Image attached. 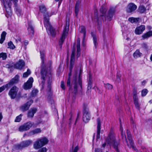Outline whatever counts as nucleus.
<instances>
[{
    "label": "nucleus",
    "mask_w": 152,
    "mask_h": 152,
    "mask_svg": "<svg viewBox=\"0 0 152 152\" xmlns=\"http://www.w3.org/2000/svg\"><path fill=\"white\" fill-rule=\"evenodd\" d=\"M75 52V50L74 49L72 50V51L69 68L70 72L69 74V78L67 80V85L69 87V90L75 94L77 91V88L79 86L81 88H82V81L80 74L78 75L77 72H76L73 75L72 83L71 84L70 83V77L71 75L72 70L74 64Z\"/></svg>",
    "instance_id": "nucleus-1"
},
{
    "label": "nucleus",
    "mask_w": 152,
    "mask_h": 152,
    "mask_svg": "<svg viewBox=\"0 0 152 152\" xmlns=\"http://www.w3.org/2000/svg\"><path fill=\"white\" fill-rule=\"evenodd\" d=\"M40 58L42 61V69L41 72V80L39 81V85L41 86V88L43 89L46 80H47L48 87L50 85L52 80L51 74V62H49V64L47 66V67L45 66L44 64L45 53L44 51H40Z\"/></svg>",
    "instance_id": "nucleus-2"
},
{
    "label": "nucleus",
    "mask_w": 152,
    "mask_h": 152,
    "mask_svg": "<svg viewBox=\"0 0 152 152\" xmlns=\"http://www.w3.org/2000/svg\"><path fill=\"white\" fill-rule=\"evenodd\" d=\"M39 10L41 12L45 13L43 15L44 23L48 34L52 36H55L56 34V31L49 22V17L51 16V15L48 12L45 13L46 11V9L44 5L42 4L40 6Z\"/></svg>",
    "instance_id": "nucleus-3"
},
{
    "label": "nucleus",
    "mask_w": 152,
    "mask_h": 152,
    "mask_svg": "<svg viewBox=\"0 0 152 152\" xmlns=\"http://www.w3.org/2000/svg\"><path fill=\"white\" fill-rule=\"evenodd\" d=\"M106 141L110 146L112 145L117 152H119L118 149L119 142L118 141H116L115 135L113 131H110Z\"/></svg>",
    "instance_id": "nucleus-4"
},
{
    "label": "nucleus",
    "mask_w": 152,
    "mask_h": 152,
    "mask_svg": "<svg viewBox=\"0 0 152 152\" xmlns=\"http://www.w3.org/2000/svg\"><path fill=\"white\" fill-rule=\"evenodd\" d=\"M120 130L121 131V134L122 137V138L123 140V142L125 143H126L127 145L129 147H132V148L136 150L135 149V147L134 145L133 142H132V137L130 132L128 130H127L126 133L127 135L128 140L129 141V143L130 144V146L129 145L127 140L126 135L125 133L123 132V129L122 127L121 126Z\"/></svg>",
    "instance_id": "nucleus-5"
},
{
    "label": "nucleus",
    "mask_w": 152,
    "mask_h": 152,
    "mask_svg": "<svg viewBox=\"0 0 152 152\" xmlns=\"http://www.w3.org/2000/svg\"><path fill=\"white\" fill-rule=\"evenodd\" d=\"M18 0H5L4 3V6L6 12L5 15L6 17L8 18L12 15V11L11 10V7L12 3H14L15 6H16Z\"/></svg>",
    "instance_id": "nucleus-6"
},
{
    "label": "nucleus",
    "mask_w": 152,
    "mask_h": 152,
    "mask_svg": "<svg viewBox=\"0 0 152 152\" xmlns=\"http://www.w3.org/2000/svg\"><path fill=\"white\" fill-rule=\"evenodd\" d=\"M83 121L85 123L88 122L90 120L91 115L90 113L89 110L88 105L87 104H84L83 107Z\"/></svg>",
    "instance_id": "nucleus-7"
},
{
    "label": "nucleus",
    "mask_w": 152,
    "mask_h": 152,
    "mask_svg": "<svg viewBox=\"0 0 152 152\" xmlns=\"http://www.w3.org/2000/svg\"><path fill=\"white\" fill-rule=\"evenodd\" d=\"M48 142V140L45 137L38 139L34 143V148L35 149H38L46 144Z\"/></svg>",
    "instance_id": "nucleus-8"
},
{
    "label": "nucleus",
    "mask_w": 152,
    "mask_h": 152,
    "mask_svg": "<svg viewBox=\"0 0 152 152\" xmlns=\"http://www.w3.org/2000/svg\"><path fill=\"white\" fill-rule=\"evenodd\" d=\"M34 123L30 121L20 126L18 129L20 132H23L31 128Z\"/></svg>",
    "instance_id": "nucleus-9"
},
{
    "label": "nucleus",
    "mask_w": 152,
    "mask_h": 152,
    "mask_svg": "<svg viewBox=\"0 0 152 152\" xmlns=\"http://www.w3.org/2000/svg\"><path fill=\"white\" fill-rule=\"evenodd\" d=\"M19 88L15 86L12 87L9 91L8 95L11 99H15L17 95Z\"/></svg>",
    "instance_id": "nucleus-10"
},
{
    "label": "nucleus",
    "mask_w": 152,
    "mask_h": 152,
    "mask_svg": "<svg viewBox=\"0 0 152 152\" xmlns=\"http://www.w3.org/2000/svg\"><path fill=\"white\" fill-rule=\"evenodd\" d=\"M32 141L31 140H28L22 142L20 144L17 145L16 148L17 149H20L23 148L27 147L31 144Z\"/></svg>",
    "instance_id": "nucleus-11"
},
{
    "label": "nucleus",
    "mask_w": 152,
    "mask_h": 152,
    "mask_svg": "<svg viewBox=\"0 0 152 152\" xmlns=\"http://www.w3.org/2000/svg\"><path fill=\"white\" fill-rule=\"evenodd\" d=\"M137 7L134 4L130 3L128 5L126 11L128 13H132L137 9Z\"/></svg>",
    "instance_id": "nucleus-12"
},
{
    "label": "nucleus",
    "mask_w": 152,
    "mask_h": 152,
    "mask_svg": "<svg viewBox=\"0 0 152 152\" xmlns=\"http://www.w3.org/2000/svg\"><path fill=\"white\" fill-rule=\"evenodd\" d=\"M34 81L33 77H30L27 81L24 83L23 85V88L25 90H28L31 88L32 87V83Z\"/></svg>",
    "instance_id": "nucleus-13"
},
{
    "label": "nucleus",
    "mask_w": 152,
    "mask_h": 152,
    "mask_svg": "<svg viewBox=\"0 0 152 152\" xmlns=\"http://www.w3.org/2000/svg\"><path fill=\"white\" fill-rule=\"evenodd\" d=\"M68 31V29H67L66 27H65L63 30L61 37L59 41V44L61 47L62 43L64 42L66 37L67 35Z\"/></svg>",
    "instance_id": "nucleus-14"
},
{
    "label": "nucleus",
    "mask_w": 152,
    "mask_h": 152,
    "mask_svg": "<svg viewBox=\"0 0 152 152\" xmlns=\"http://www.w3.org/2000/svg\"><path fill=\"white\" fill-rule=\"evenodd\" d=\"M33 101L30 100L21 107V110L23 112L26 111L29 108L31 105L33 103Z\"/></svg>",
    "instance_id": "nucleus-15"
},
{
    "label": "nucleus",
    "mask_w": 152,
    "mask_h": 152,
    "mask_svg": "<svg viewBox=\"0 0 152 152\" xmlns=\"http://www.w3.org/2000/svg\"><path fill=\"white\" fill-rule=\"evenodd\" d=\"M145 29V26L141 25L136 28L134 31L135 33L136 34L140 35L142 33Z\"/></svg>",
    "instance_id": "nucleus-16"
},
{
    "label": "nucleus",
    "mask_w": 152,
    "mask_h": 152,
    "mask_svg": "<svg viewBox=\"0 0 152 152\" xmlns=\"http://www.w3.org/2000/svg\"><path fill=\"white\" fill-rule=\"evenodd\" d=\"M97 135H96V139L97 140L100 138V133L101 130V122L100 119L99 118H98L97 119Z\"/></svg>",
    "instance_id": "nucleus-17"
},
{
    "label": "nucleus",
    "mask_w": 152,
    "mask_h": 152,
    "mask_svg": "<svg viewBox=\"0 0 152 152\" xmlns=\"http://www.w3.org/2000/svg\"><path fill=\"white\" fill-rule=\"evenodd\" d=\"M19 77L18 75H16L8 83L9 87H10L14 84L17 83L19 81Z\"/></svg>",
    "instance_id": "nucleus-18"
},
{
    "label": "nucleus",
    "mask_w": 152,
    "mask_h": 152,
    "mask_svg": "<svg viewBox=\"0 0 152 152\" xmlns=\"http://www.w3.org/2000/svg\"><path fill=\"white\" fill-rule=\"evenodd\" d=\"M25 66V63L22 60H20L14 65L15 67L17 69H21Z\"/></svg>",
    "instance_id": "nucleus-19"
},
{
    "label": "nucleus",
    "mask_w": 152,
    "mask_h": 152,
    "mask_svg": "<svg viewBox=\"0 0 152 152\" xmlns=\"http://www.w3.org/2000/svg\"><path fill=\"white\" fill-rule=\"evenodd\" d=\"M80 1H77L76 2L75 7V16L77 18V16L80 7Z\"/></svg>",
    "instance_id": "nucleus-20"
},
{
    "label": "nucleus",
    "mask_w": 152,
    "mask_h": 152,
    "mask_svg": "<svg viewBox=\"0 0 152 152\" xmlns=\"http://www.w3.org/2000/svg\"><path fill=\"white\" fill-rule=\"evenodd\" d=\"M37 110V109L36 108H31L28 112V117L29 118H32Z\"/></svg>",
    "instance_id": "nucleus-21"
},
{
    "label": "nucleus",
    "mask_w": 152,
    "mask_h": 152,
    "mask_svg": "<svg viewBox=\"0 0 152 152\" xmlns=\"http://www.w3.org/2000/svg\"><path fill=\"white\" fill-rule=\"evenodd\" d=\"M41 129L40 128H37L31 131L28 133V136H32L34 135L40 133L41 132Z\"/></svg>",
    "instance_id": "nucleus-22"
},
{
    "label": "nucleus",
    "mask_w": 152,
    "mask_h": 152,
    "mask_svg": "<svg viewBox=\"0 0 152 152\" xmlns=\"http://www.w3.org/2000/svg\"><path fill=\"white\" fill-rule=\"evenodd\" d=\"M80 39L79 38H78L77 41V57L78 58L80 56Z\"/></svg>",
    "instance_id": "nucleus-23"
},
{
    "label": "nucleus",
    "mask_w": 152,
    "mask_h": 152,
    "mask_svg": "<svg viewBox=\"0 0 152 152\" xmlns=\"http://www.w3.org/2000/svg\"><path fill=\"white\" fill-rule=\"evenodd\" d=\"M152 36V31H150L145 33L143 34L142 35V37L143 39H145L148 38L149 37Z\"/></svg>",
    "instance_id": "nucleus-24"
},
{
    "label": "nucleus",
    "mask_w": 152,
    "mask_h": 152,
    "mask_svg": "<svg viewBox=\"0 0 152 152\" xmlns=\"http://www.w3.org/2000/svg\"><path fill=\"white\" fill-rule=\"evenodd\" d=\"M106 11L107 9L103 6H102L101 7L100 10V12L102 14L101 15V16H103L105 19H106V18L105 15Z\"/></svg>",
    "instance_id": "nucleus-25"
},
{
    "label": "nucleus",
    "mask_w": 152,
    "mask_h": 152,
    "mask_svg": "<svg viewBox=\"0 0 152 152\" xmlns=\"http://www.w3.org/2000/svg\"><path fill=\"white\" fill-rule=\"evenodd\" d=\"M28 34L31 36L33 35L34 33V29L32 25H29L28 28Z\"/></svg>",
    "instance_id": "nucleus-26"
},
{
    "label": "nucleus",
    "mask_w": 152,
    "mask_h": 152,
    "mask_svg": "<svg viewBox=\"0 0 152 152\" xmlns=\"http://www.w3.org/2000/svg\"><path fill=\"white\" fill-rule=\"evenodd\" d=\"M142 55V53L140 52V50H137L134 53L133 56L134 58H137L141 56Z\"/></svg>",
    "instance_id": "nucleus-27"
},
{
    "label": "nucleus",
    "mask_w": 152,
    "mask_h": 152,
    "mask_svg": "<svg viewBox=\"0 0 152 152\" xmlns=\"http://www.w3.org/2000/svg\"><path fill=\"white\" fill-rule=\"evenodd\" d=\"M138 12L140 13H144L146 11L145 7L142 5H140L138 9Z\"/></svg>",
    "instance_id": "nucleus-28"
},
{
    "label": "nucleus",
    "mask_w": 152,
    "mask_h": 152,
    "mask_svg": "<svg viewBox=\"0 0 152 152\" xmlns=\"http://www.w3.org/2000/svg\"><path fill=\"white\" fill-rule=\"evenodd\" d=\"M6 34V33L5 31H4L2 32L1 36L0 43L2 44L3 43L5 39Z\"/></svg>",
    "instance_id": "nucleus-29"
},
{
    "label": "nucleus",
    "mask_w": 152,
    "mask_h": 152,
    "mask_svg": "<svg viewBox=\"0 0 152 152\" xmlns=\"http://www.w3.org/2000/svg\"><path fill=\"white\" fill-rule=\"evenodd\" d=\"M139 18H134V17H130L129 18L128 20L132 23H137L139 20Z\"/></svg>",
    "instance_id": "nucleus-30"
},
{
    "label": "nucleus",
    "mask_w": 152,
    "mask_h": 152,
    "mask_svg": "<svg viewBox=\"0 0 152 152\" xmlns=\"http://www.w3.org/2000/svg\"><path fill=\"white\" fill-rule=\"evenodd\" d=\"M89 80L88 82V89L89 90L91 88L92 84V79L91 76L90 74L89 75Z\"/></svg>",
    "instance_id": "nucleus-31"
},
{
    "label": "nucleus",
    "mask_w": 152,
    "mask_h": 152,
    "mask_svg": "<svg viewBox=\"0 0 152 152\" xmlns=\"http://www.w3.org/2000/svg\"><path fill=\"white\" fill-rule=\"evenodd\" d=\"M80 32L83 34V38L84 39L86 35V30L85 27L83 26L80 27Z\"/></svg>",
    "instance_id": "nucleus-32"
},
{
    "label": "nucleus",
    "mask_w": 152,
    "mask_h": 152,
    "mask_svg": "<svg viewBox=\"0 0 152 152\" xmlns=\"http://www.w3.org/2000/svg\"><path fill=\"white\" fill-rule=\"evenodd\" d=\"M8 48L12 49H14L15 48V46L14 45L12 42L10 41L8 43Z\"/></svg>",
    "instance_id": "nucleus-33"
},
{
    "label": "nucleus",
    "mask_w": 152,
    "mask_h": 152,
    "mask_svg": "<svg viewBox=\"0 0 152 152\" xmlns=\"http://www.w3.org/2000/svg\"><path fill=\"white\" fill-rule=\"evenodd\" d=\"M92 36L93 37V42L94 45V47L95 48H96V45L98 44L97 42V39L96 36L92 35Z\"/></svg>",
    "instance_id": "nucleus-34"
},
{
    "label": "nucleus",
    "mask_w": 152,
    "mask_h": 152,
    "mask_svg": "<svg viewBox=\"0 0 152 152\" xmlns=\"http://www.w3.org/2000/svg\"><path fill=\"white\" fill-rule=\"evenodd\" d=\"M31 71L29 69H28L27 72L23 73V77L25 78L27 77L31 74Z\"/></svg>",
    "instance_id": "nucleus-35"
},
{
    "label": "nucleus",
    "mask_w": 152,
    "mask_h": 152,
    "mask_svg": "<svg viewBox=\"0 0 152 152\" xmlns=\"http://www.w3.org/2000/svg\"><path fill=\"white\" fill-rule=\"evenodd\" d=\"M23 115L21 114H20L19 115L17 116L15 120V122H19L21 120V117Z\"/></svg>",
    "instance_id": "nucleus-36"
},
{
    "label": "nucleus",
    "mask_w": 152,
    "mask_h": 152,
    "mask_svg": "<svg viewBox=\"0 0 152 152\" xmlns=\"http://www.w3.org/2000/svg\"><path fill=\"white\" fill-rule=\"evenodd\" d=\"M10 87L9 86L8 84H6L4 86H1V87H0V93L2 92V91H3L6 88H10Z\"/></svg>",
    "instance_id": "nucleus-37"
},
{
    "label": "nucleus",
    "mask_w": 152,
    "mask_h": 152,
    "mask_svg": "<svg viewBox=\"0 0 152 152\" xmlns=\"http://www.w3.org/2000/svg\"><path fill=\"white\" fill-rule=\"evenodd\" d=\"M7 56V55L5 53H0V58H1L2 60L5 59Z\"/></svg>",
    "instance_id": "nucleus-38"
},
{
    "label": "nucleus",
    "mask_w": 152,
    "mask_h": 152,
    "mask_svg": "<svg viewBox=\"0 0 152 152\" xmlns=\"http://www.w3.org/2000/svg\"><path fill=\"white\" fill-rule=\"evenodd\" d=\"M105 87L106 89L109 90L112 89L113 88V86L109 83L105 84Z\"/></svg>",
    "instance_id": "nucleus-39"
},
{
    "label": "nucleus",
    "mask_w": 152,
    "mask_h": 152,
    "mask_svg": "<svg viewBox=\"0 0 152 152\" xmlns=\"http://www.w3.org/2000/svg\"><path fill=\"white\" fill-rule=\"evenodd\" d=\"M148 91L147 89H144L142 91V96H145L147 94Z\"/></svg>",
    "instance_id": "nucleus-40"
},
{
    "label": "nucleus",
    "mask_w": 152,
    "mask_h": 152,
    "mask_svg": "<svg viewBox=\"0 0 152 152\" xmlns=\"http://www.w3.org/2000/svg\"><path fill=\"white\" fill-rule=\"evenodd\" d=\"M15 11L16 14L18 16H20L21 14V11L20 9L18 8H16L15 9Z\"/></svg>",
    "instance_id": "nucleus-41"
},
{
    "label": "nucleus",
    "mask_w": 152,
    "mask_h": 152,
    "mask_svg": "<svg viewBox=\"0 0 152 152\" xmlns=\"http://www.w3.org/2000/svg\"><path fill=\"white\" fill-rule=\"evenodd\" d=\"M133 99L134 104L138 103V98L135 94H134V95Z\"/></svg>",
    "instance_id": "nucleus-42"
},
{
    "label": "nucleus",
    "mask_w": 152,
    "mask_h": 152,
    "mask_svg": "<svg viewBox=\"0 0 152 152\" xmlns=\"http://www.w3.org/2000/svg\"><path fill=\"white\" fill-rule=\"evenodd\" d=\"M115 12L114 9H110L109 11V15H111Z\"/></svg>",
    "instance_id": "nucleus-43"
},
{
    "label": "nucleus",
    "mask_w": 152,
    "mask_h": 152,
    "mask_svg": "<svg viewBox=\"0 0 152 152\" xmlns=\"http://www.w3.org/2000/svg\"><path fill=\"white\" fill-rule=\"evenodd\" d=\"M47 149L45 148H43L40 149L38 152H46Z\"/></svg>",
    "instance_id": "nucleus-44"
},
{
    "label": "nucleus",
    "mask_w": 152,
    "mask_h": 152,
    "mask_svg": "<svg viewBox=\"0 0 152 152\" xmlns=\"http://www.w3.org/2000/svg\"><path fill=\"white\" fill-rule=\"evenodd\" d=\"M79 149L78 146H76L74 148L73 151H70V152H77Z\"/></svg>",
    "instance_id": "nucleus-45"
},
{
    "label": "nucleus",
    "mask_w": 152,
    "mask_h": 152,
    "mask_svg": "<svg viewBox=\"0 0 152 152\" xmlns=\"http://www.w3.org/2000/svg\"><path fill=\"white\" fill-rule=\"evenodd\" d=\"M142 48L144 49H147L148 48V46L145 43H143L142 45Z\"/></svg>",
    "instance_id": "nucleus-46"
},
{
    "label": "nucleus",
    "mask_w": 152,
    "mask_h": 152,
    "mask_svg": "<svg viewBox=\"0 0 152 152\" xmlns=\"http://www.w3.org/2000/svg\"><path fill=\"white\" fill-rule=\"evenodd\" d=\"M61 86L62 89H63L64 90L65 89V86L64 85V83L63 81H62L61 82Z\"/></svg>",
    "instance_id": "nucleus-47"
},
{
    "label": "nucleus",
    "mask_w": 152,
    "mask_h": 152,
    "mask_svg": "<svg viewBox=\"0 0 152 152\" xmlns=\"http://www.w3.org/2000/svg\"><path fill=\"white\" fill-rule=\"evenodd\" d=\"M120 75L117 74L116 76V80L118 82H119L121 81Z\"/></svg>",
    "instance_id": "nucleus-48"
},
{
    "label": "nucleus",
    "mask_w": 152,
    "mask_h": 152,
    "mask_svg": "<svg viewBox=\"0 0 152 152\" xmlns=\"http://www.w3.org/2000/svg\"><path fill=\"white\" fill-rule=\"evenodd\" d=\"M94 15H95V18H97V20H99V19L97 17V10H96L94 11Z\"/></svg>",
    "instance_id": "nucleus-49"
},
{
    "label": "nucleus",
    "mask_w": 152,
    "mask_h": 152,
    "mask_svg": "<svg viewBox=\"0 0 152 152\" xmlns=\"http://www.w3.org/2000/svg\"><path fill=\"white\" fill-rule=\"evenodd\" d=\"M95 152H101V150L99 148H96L95 150Z\"/></svg>",
    "instance_id": "nucleus-50"
},
{
    "label": "nucleus",
    "mask_w": 152,
    "mask_h": 152,
    "mask_svg": "<svg viewBox=\"0 0 152 152\" xmlns=\"http://www.w3.org/2000/svg\"><path fill=\"white\" fill-rule=\"evenodd\" d=\"M135 107L137 108H139V105L138 103L135 104Z\"/></svg>",
    "instance_id": "nucleus-51"
},
{
    "label": "nucleus",
    "mask_w": 152,
    "mask_h": 152,
    "mask_svg": "<svg viewBox=\"0 0 152 152\" xmlns=\"http://www.w3.org/2000/svg\"><path fill=\"white\" fill-rule=\"evenodd\" d=\"M147 29L148 30H151L152 29V27L151 26H147Z\"/></svg>",
    "instance_id": "nucleus-52"
},
{
    "label": "nucleus",
    "mask_w": 152,
    "mask_h": 152,
    "mask_svg": "<svg viewBox=\"0 0 152 152\" xmlns=\"http://www.w3.org/2000/svg\"><path fill=\"white\" fill-rule=\"evenodd\" d=\"M3 118V116L1 113H0V122Z\"/></svg>",
    "instance_id": "nucleus-53"
},
{
    "label": "nucleus",
    "mask_w": 152,
    "mask_h": 152,
    "mask_svg": "<svg viewBox=\"0 0 152 152\" xmlns=\"http://www.w3.org/2000/svg\"><path fill=\"white\" fill-rule=\"evenodd\" d=\"M24 43L25 45H26L28 43V41H25L24 42Z\"/></svg>",
    "instance_id": "nucleus-54"
},
{
    "label": "nucleus",
    "mask_w": 152,
    "mask_h": 152,
    "mask_svg": "<svg viewBox=\"0 0 152 152\" xmlns=\"http://www.w3.org/2000/svg\"><path fill=\"white\" fill-rule=\"evenodd\" d=\"M146 83V81L145 80H144L142 82V84L143 85H144Z\"/></svg>",
    "instance_id": "nucleus-55"
},
{
    "label": "nucleus",
    "mask_w": 152,
    "mask_h": 152,
    "mask_svg": "<svg viewBox=\"0 0 152 152\" xmlns=\"http://www.w3.org/2000/svg\"><path fill=\"white\" fill-rule=\"evenodd\" d=\"M16 41L17 42H18V41L20 42L21 38H19L18 39H16Z\"/></svg>",
    "instance_id": "nucleus-56"
},
{
    "label": "nucleus",
    "mask_w": 152,
    "mask_h": 152,
    "mask_svg": "<svg viewBox=\"0 0 152 152\" xmlns=\"http://www.w3.org/2000/svg\"><path fill=\"white\" fill-rule=\"evenodd\" d=\"M106 143H104V144H103L102 145V146L103 147V148H104L105 147V146H106Z\"/></svg>",
    "instance_id": "nucleus-57"
},
{
    "label": "nucleus",
    "mask_w": 152,
    "mask_h": 152,
    "mask_svg": "<svg viewBox=\"0 0 152 152\" xmlns=\"http://www.w3.org/2000/svg\"><path fill=\"white\" fill-rule=\"evenodd\" d=\"M150 59L151 60V61H152V54H151V55L150 56Z\"/></svg>",
    "instance_id": "nucleus-58"
},
{
    "label": "nucleus",
    "mask_w": 152,
    "mask_h": 152,
    "mask_svg": "<svg viewBox=\"0 0 152 152\" xmlns=\"http://www.w3.org/2000/svg\"><path fill=\"white\" fill-rule=\"evenodd\" d=\"M79 116V114H78L77 115V118L76 119V121L77 120V118H78Z\"/></svg>",
    "instance_id": "nucleus-59"
},
{
    "label": "nucleus",
    "mask_w": 152,
    "mask_h": 152,
    "mask_svg": "<svg viewBox=\"0 0 152 152\" xmlns=\"http://www.w3.org/2000/svg\"><path fill=\"white\" fill-rule=\"evenodd\" d=\"M61 1H59L58 2V6H59L60 4H61Z\"/></svg>",
    "instance_id": "nucleus-60"
},
{
    "label": "nucleus",
    "mask_w": 152,
    "mask_h": 152,
    "mask_svg": "<svg viewBox=\"0 0 152 152\" xmlns=\"http://www.w3.org/2000/svg\"><path fill=\"white\" fill-rule=\"evenodd\" d=\"M141 141H140L139 140V141H138V143H140V144H141Z\"/></svg>",
    "instance_id": "nucleus-61"
},
{
    "label": "nucleus",
    "mask_w": 152,
    "mask_h": 152,
    "mask_svg": "<svg viewBox=\"0 0 152 152\" xmlns=\"http://www.w3.org/2000/svg\"><path fill=\"white\" fill-rule=\"evenodd\" d=\"M149 102L152 103V100H150Z\"/></svg>",
    "instance_id": "nucleus-62"
},
{
    "label": "nucleus",
    "mask_w": 152,
    "mask_h": 152,
    "mask_svg": "<svg viewBox=\"0 0 152 152\" xmlns=\"http://www.w3.org/2000/svg\"><path fill=\"white\" fill-rule=\"evenodd\" d=\"M26 135V134H25L23 135V137H24Z\"/></svg>",
    "instance_id": "nucleus-63"
},
{
    "label": "nucleus",
    "mask_w": 152,
    "mask_h": 152,
    "mask_svg": "<svg viewBox=\"0 0 152 152\" xmlns=\"http://www.w3.org/2000/svg\"><path fill=\"white\" fill-rule=\"evenodd\" d=\"M129 38H127L126 39L127 40H128L129 39Z\"/></svg>",
    "instance_id": "nucleus-64"
}]
</instances>
